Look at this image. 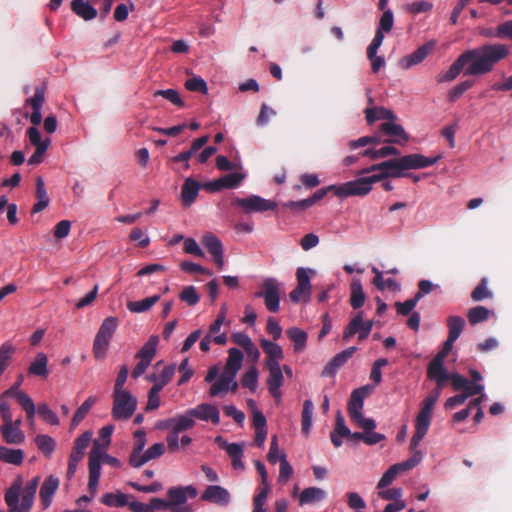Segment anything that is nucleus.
<instances>
[{
    "mask_svg": "<svg viewBox=\"0 0 512 512\" xmlns=\"http://www.w3.org/2000/svg\"><path fill=\"white\" fill-rule=\"evenodd\" d=\"M190 414L195 418L203 421L210 420L214 425L220 423V414L216 406L203 403L197 407L190 409Z\"/></svg>",
    "mask_w": 512,
    "mask_h": 512,
    "instance_id": "20",
    "label": "nucleus"
},
{
    "mask_svg": "<svg viewBox=\"0 0 512 512\" xmlns=\"http://www.w3.org/2000/svg\"><path fill=\"white\" fill-rule=\"evenodd\" d=\"M363 322V312H358L353 317L343 331V340L348 341L355 334L360 336Z\"/></svg>",
    "mask_w": 512,
    "mask_h": 512,
    "instance_id": "43",
    "label": "nucleus"
},
{
    "mask_svg": "<svg viewBox=\"0 0 512 512\" xmlns=\"http://www.w3.org/2000/svg\"><path fill=\"white\" fill-rule=\"evenodd\" d=\"M314 405L311 400H305L302 409V431L304 434H308L312 425Z\"/></svg>",
    "mask_w": 512,
    "mask_h": 512,
    "instance_id": "48",
    "label": "nucleus"
},
{
    "mask_svg": "<svg viewBox=\"0 0 512 512\" xmlns=\"http://www.w3.org/2000/svg\"><path fill=\"white\" fill-rule=\"evenodd\" d=\"M158 342L159 338L157 335L150 336L148 341L137 352L135 357L141 360L152 362L154 356L156 355V347L158 345Z\"/></svg>",
    "mask_w": 512,
    "mask_h": 512,
    "instance_id": "35",
    "label": "nucleus"
},
{
    "mask_svg": "<svg viewBox=\"0 0 512 512\" xmlns=\"http://www.w3.org/2000/svg\"><path fill=\"white\" fill-rule=\"evenodd\" d=\"M243 357L241 350L237 348H230L223 372L236 378L238 371L242 367Z\"/></svg>",
    "mask_w": 512,
    "mask_h": 512,
    "instance_id": "27",
    "label": "nucleus"
},
{
    "mask_svg": "<svg viewBox=\"0 0 512 512\" xmlns=\"http://www.w3.org/2000/svg\"><path fill=\"white\" fill-rule=\"evenodd\" d=\"M490 311L484 306H476L468 310L467 318L471 325L484 322L489 318Z\"/></svg>",
    "mask_w": 512,
    "mask_h": 512,
    "instance_id": "47",
    "label": "nucleus"
},
{
    "mask_svg": "<svg viewBox=\"0 0 512 512\" xmlns=\"http://www.w3.org/2000/svg\"><path fill=\"white\" fill-rule=\"evenodd\" d=\"M24 459V452L21 449H10L4 446H0V460L13 464L21 465Z\"/></svg>",
    "mask_w": 512,
    "mask_h": 512,
    "instance_id": "38",
    "label": "nucleus"
},
{
    "mask_svg": "<svg viewBox=\"0 0 512 512\" xmlns=\"http://www.w3.org/2000/svg\"><path fill=\"white\" fill-rule=\"evenodd\" d=\"M38 415L50 425H59V418L46 404H39L37 408Z\"/></svg>",
    "mask_w": 512,
    "mask_h": 512,
    "instance_id": "60",
    "label": "nucleus"
},
{
    "mask_svg": "<svg viewBox=\"0 0 512 512\" xmlns=\"http://www.w3.org/2000/svg\"><path fill=\"white\" fill-rule=\"evenodd\" d=\"M201 243L212 255L217 267L222 269L224 266L223 246L219 238L212 233H206L203 235Z\"/></svg>",
    "mask_w": 512,
    "mask_h": 512,
    "instance_id": "15",
    "label": "nucleus"
},
{
    "mask_svg": "<svg viewBox=\"0 0 512 512\" xmlns=\"http://www.w3.org/2000/svg\"><path fill=\"white\" fill-rule=\"evenodd\" d=\"M496 38H509L512 41V19L499 24L495 32Z\"/></svg>",
    "mask_w": 512,
    "mask_h": 512,
    "instance_id": "64",
    "label": "nucleus"
},
{
    "mask_svg": "<svg viewBox=\"0 0 512 512\" xmlns=\"http://www.w3.org/2000/svg\"><path fill=\"white\" fill-rule=\"evenodd\" d=\"M72 12L85 21H90L97 17V10L84 0H72L70 3Z\"/></svg>",
    "mask_w": 512,
    "mask_h": 512,
    "instance_id": "26",
    "label": "nucleus"
},
{
    "mask_svg": "<svg viewBox=\"0 0 512 512\" xmlns=\"http://www.w3.org/2000/svg\"><path fill=\"white\" fill-rule=\"evenodd\" d=\"M37 448L47 457L51 456L56 447L55 440L48 435H37L35 438Z\"/></svg>",
    "mask_w": 512,
    "mask_h": 512,
    "instance_id": "46",
    "label": "nucleus"
},
{
    "mask_svg": "<svg viewBox=\"0 0 512 512\" xmlns=\"http://www.w3.org/2000/svg\"><path fill=\"white\" fill-rule=\"evenodd\" d=\"M441 158L440 155L435 157H426L422 154H409L400 157L403 172L406 170L422 169L434 165Z\"/></svg>",
    "mask_w": 512,
    "mask_h": 512,
    "instance_id": "12",
    "label": "nucleus"
},
{
    "mask_svg": "<svg viewBox=\"0 0 512 512\" xmlns=\"http://www.w3.org/2000/svg\"><path fill=\"white\" fill-rule=\"evenodd\" d=\"M185 88L192 92H200L202 94H207L208 87L207 83L204 79L201 77L194 76L192 78H189L185 82Z\"/></svg>",
    "mask_w": 512,
    "mask_h": 512,
    "instance_id": "56",
    "label": "nucleus"
},
{
    "mask_svg": "<svg viewBox=\"0 0 512 512\" xmlns=\"http://www.w3.org/2000/svg\"><path fill=\"white\" fill-rule=\"evenodd\" d=\"M389 155L398 156V155H400V151L393 146L387 145V146H383L379 149L369 148V149H366L362 153V156L369 157L372 160L386 158Z\"/></svg>",
    "mask_w": 512,
    "mask_h": 512,
    "instance_id": "42",
    "label": "nucleus"
},
{
    "mask_svg": "<svg viewBox=\"0 0 512 512\" xmlns=\"http://www.w3.org/2000/svg\"><path fill=\"white\" fill-rule=\"evenodd\" d=\"M45 101V87L39 86L35 89L33 97L26 100V104L32 107L30 121L34 125L28 128L27 135L32 145L40 144L42 141L40 131L35 127L42 121L41 108Z\"/></svg>",
    "mask_w": 512,
    "mask_h": 512,
    "instance_id": "3",
    "label": "nucleus"
},
{
    "mask_svg": "<svg viewBox=\"0 0 512 512\" xmlns=\"http://www.w3.org/2000/svg\"><path fill=\"white\" fill-rule=\"evenodd\" d=\"M443 362L444 361L433 358V360L429 363L427 369V376L431 380L436 381L439 389H442L445 382L449 380L450 377V374L446 371V369L443 366Z\"/></svg>",
    "mask_w": 512,
    "mask_h": 512,
    "instance_id": "21",
    "label": "nucleus"
},
{
    "mask_svg": "<svg viewBox=\"0 0 512 512\" xmlns=\"http://www.w3.org/2000/svg\"><path fill=\"white\" fill-rule=\"evenodd\" d=\"M103 451L97 441L94 442L92 449L89 452V476L99 477L101 475V459Z\"/></svg>",
    "mask_w": 512,
    "mask_h": 512,
    "instance_id": "28",
    "label": "nucleus"
},
{
    "mask_svg": "<svg viewBox=\"0 0 512 512\" xmlns=\"http://www.w3.org/2000/svg\"><path fill=\"white\" fill-rule=\"evenodd\" d=\"M376 180L372 175L357 178L352 181L337 185L335 196L346 198L349 196H365L372 190V185Z\"/></svg>",
    "mask_w": 512,
    "mask_h": 512,
    "instance_id": "7",
    "label": "nucleus"
},
{
    "mask_svg": "<svg viewBox=\"0 0 512 512\" xmlns=\"http://www.w3.org/2000/svg\"><path fill=\"white\" fill-rule=\"evenodd\" d=\"M393 23V12L390 9L385 10L379 20L377 31H381L382 33H389L393 27Z\"/></svg>",
    "mask_w": 512,
    "mask_h": 512,
    "instance_id": "61",
    "label": "nucleus"
},
{
    "mask_svg": "<svg viewBox=\"0 0 512 512\" xmlns=\"http://www.w3.org/2000/svg\"><path fill=\"white\" fill-rule=\"evenodd\" d=\"M475 81L471 79H467L459 84H457L455 87H453L449 93H448V99L450 102L457 101L464 92H466L468 89H470L474 85Z\"/></svg>",
    "mask_w": 512,
    "mask_h": 512,
    "instance_id": "52",
    "label": "nucleus"
},
{
    "mask_svg": "<svg viewBox=\"0 0 512 512\" xmlns=\"http://www.w3.org/2000/svg\"><path fill=\"white\" fill-rule=\"evenodd\" d=\"M160 300V295H153L139 301H129L127 309L133 313H143L148 311Z\"/></svg>",
    "mask_w": 512,
    "mask_h": 512,
    "instance_id": "34",
    "label": "nucleus"
},
{
    "mask_svg": "<svg viewBox=\"0 0 512 512\" xmlns=\"http://www.w3.org/2000/svg\"><path fill=\"white\" fill-rule=\"evenodd\" d=\"M137 399L130 391H113V406L111 414L114 420H128L137 409Z\"/></svg>",
    "mask_w": 512,
    "mask_h": 512,
    "instance_id": "4",
    "label": "nucleus"
},
{
    "mask_svg": "<svg viewBox=\"0 0 512 512\" xmlns=\"http://www.w3.org/2000/svg\"><path fill=\"white\" fill-rule=\"evenodd\" d=\"M326 492L318 487L305 488L299 496V504L306 505L325 499Z\"/></svg>",
    "mask_w": 512,
    "mask_h": 512,
    "instance_id": "33",
    "label": "nucleus"
},
{
    "mask_svg": "<svg viewBox=\"0 0 512 512\" xmlns=\"http://www.w3.org/2000/svg\"><path fill=\"white\" fill-rule=\"evenodd\" d=\"M129 496L122 493L121 491H117L115 493H105L101 497V503L108 507H124L128 505Z\"/></svg>",
    "mask_w": 512,
    "mask_h": 512,
    "instance_id": "37",
    "label": "nucleus"
},
{
    "mask_svg": "<svg viewBox=\"0 0 512 512\" xmlns=\"http://www.w3.org/2000/svg\"><path fill=\"white\" fill-rule=\"evenodd\" d=\"M220 179V182L222 183L223 189H233L240 185L242 180L244 179V175L240 173H231L227 174Z\"/></svg>",
    "mask_w": 512,
    "mask_h": 512,
    "instance_id": "62",
    "label": "nucleus"
},
{
    "mask_svg": "<svg viewBox=\"0 0 512 512\" xmlns=\"http://www.w3.org/2000/svg\"><path fill=\"white\" fill-rule=\"evenodd\" d=\"M173 420V430L178 433L189 430L195 425V420L194 417L190 414V410H188L185 414L173 417Z\"/></svg>",
    "mask_w": 512,
    "mask_h": 512,
    "instance_id": "44",
    "label": "nucleus"
},
{
    "mask_svg": "<svg viewBox=\"0 0 512 512\" xmlns=\"http://www.w3.org/2000/svg\"><path fill=\"white\" fill-rule=\"evenodd\" d=\"M492 292L487 287V279L482 278L479 284L475 287V289L471 293V298L475 302L482 301L484 299H488L492 297Z\"/></svg>",
    "mask_w": 512,
    "mask_h": 512,
    "instance_id": "50",
    "label": "nucleus"
},
{
    "mask_svg": "<svg viewBox=\"0 0 512 512\" xmlns=\"http://www.w3.org/2000/svg\"><path fill=\"white\" fill-rule=\"evenodd\" d=\"M233 379L235 377L222 372L218 380L211 385L209 389L210 396L214 397L227 392Z\"/></svg>",
    "mask_w": 512,
    "mask_h": 512,
    "instance_id": "40",
    "label": "nucleus"
},
{
    "mask_svg": "<svg viewBox=\"0 0 512 512\" xmlns=\"http://www.w3.org/2000/svg\"><path fill=\"white\" fill-rule=\"evenodd\" d=\"M154 97L162 96L166 100L170 101L174 105L178 107H184L185 103L181 99L179 93L174 89H166V90H156L153 93Z\"/></svg>",
    "mask_w": 512,
    "mask_h": 512,
    "instance_id": "55",
    "label": "nucleus"
},
{
    "mask_svg": "<svg viewBox=\"0 0 512 512\" xmlns=\"http://www.w3.org/2000/svg\"><path fill=\"white\" fill-rule=\"evenodd\" d=\"M36 198L38 201L32 207L33 213L41 212L49 204V197L42 177H37L36 179Z\"/></svg>",
    "mask_w": 512,
    "mask_h": 512,
    "instance_id": "31",
    "label": "nucleus"
},
{
    "mask_svg": "<svg viewBox=\"0 0 512 512\" xmlns=\"http://www.w3.org/2000/svg\"><path fill=\"white\" fill-rule=\"evenodd\" d=\"M258 382V370L256 367H250L242 376L241 384L243 387L251 391H255Z\"/></svg>",
    "mask_w": 512,
    "mask_h": 512,
    "instance_id": "51",
    "label": "nucleus"
},
{
    "mask_svg": "<svg viewBox=\"0 0 512 512\" xmlns=\"http://www.w3.org/2000/svg\"><path fill=\"white\" fill-rule=\"evenodd\" d=\"M47 364L48 358L46 354L38 353L28 367V374L46 378L48 376Z\"/></svg>",
    "mask_w": 512,
    "mask_h": 512,
    "instance_id": "32",
    "label": "nucleus"
},
{
    "mask_svg": "<svg viewBox=\"0 0 512 512\" xmlns=\"http://www.w3.org/2000/svg\"><path fill=\"white\" fill-rule=\"evenodd\" d=\"M0 432L4 441L8 444H22L25 440L24 433L20 428L13 426V420L3 422Z\"/></svg>",
    "mask_w": 512,
    "mask_h": 512,
    "instance_id": "24",
    "label": "nucleus"
},
{
    "mask_svg": "<svg viewBox=\"0 0 512 512\" xmlns=\"http://www.w3.org/2000/svg\"><path fill=\"white\" fill-rule=\"evenodd\" d=\"M201 499L219 506H227L230 503L231 496L226 488L219 485H210L202 493Z\"/></svg>",
    "mask_w": 512,
    "mask_h": 512,
    "instance_id": "16",
    "label": "nucleus"
},
{
    "mask_svg": "<svg viewBox=\"0 0 512 512\" xmlns=\"http://www.w3.org/2000/svg\"><path fill=\"white\" fill-rule=\"evenodd\" d=\"M418 302L419 300L414 296L413 298L408 299L405 302H396L395 308L398 314L407 316L415 308Z\"/></svg>",
    "mask_w": 512,
    "mask_h": 512,
    "instance_id": "63",
    "label": "nucleus"
},
{
    "mask_svg": "<svg viewBox=\"0 0 512 512\" xmlns=\"http://www.w3.org/2000/svg\"><path fill=\"white\" fill-rule=\"evenodd\" d=\"M256 298H263L268 311L277 313L280 308V286L276 279L267 278L262 283V290L254 294Z\"/></svg>",
    "mask_w": 512,
    "mask_h": 512,
    "instance_id": "8",
    "label": "nucleus"
},
{
    "mask_svg": "<svg viewBox=\"0 0 512 512\" xmlns=\"http://www.w3.org/2000/svg\"><path fill=\"white\" fill-rule=\"evenodd\" d=\"M435 43L433 41L427 42L424 45L418 47L414 52L405 56L402 59L403 67L410 68L414 65L421 63L428 54L433 50Z\"/></svg>",
    "mask_w": 512,
    "mask_h": 512,
    "instance_id": "22",
    "label": "nucleus"
},
{
    "mask_svg": "<svg viewBox=\"0 0 512 512\" xmlns=\"http://www.w3.org/2000/svg\"><path fill=\"white\" fill-rule=\"evenodd\" d=\"M270 491L269 484H262L260 491L253 499V512H266L264 505Z\"/></svg>",
    "mask_w": 512,
    "mask_h": 512,
    "instance_id": "49",
    "label": "nucleus"
},
{
    "mask_svg": "<svg viewBox=\"0 0 512 512\" xmlns=\"http://www.w3.org/2000/svg\"><path fill=\"white\" fill-rule=\"evenodd\" d=\"M118 327L116 317L110 316L103 320L93 343V353L96 359H103L110 344V340Z\"/></svg>",
    "mask_w": 512,
    "mask_h": 512,
    "instance_id": "5",
    "label": "nucleus"
},
{
    "mask_svg": "<svg viewBox=\"0 0 512 512\" xmlns=\"http://www.w3.org/2000/svg\"><path fill=\"white\" fill-rule=\"evenodd\" d=\"M39 477H34L22 489L20 479L16 480L5 493L8 512H30L33 507Z\"/></svg>",
    "mask_w": 512,
    "mask_h": 512,
    "instance_id": "2",
    "label": "nucleus"
},
{
    "mask_svg": "<svg viewBox=\"0 0 512 512\" xmlns=\"http://www.w3.org/2000/svg\"><path fill=\"white\" fill-rule=\"evenodd\" d=\"M201 184L193 178H187L181 190V199L184 206H190L196 200Z\"/></svg>",
    "mask_w": 512,
    "mask_h": 512,
    "instance_id": "25",
    "label": "nucleus"
},
{
    "mask_svg": "<svg viewBox=\"0 0 512 512\" xmlns=\"http://www.w3.org/2000/svg\"><path fill=\"white\" fill-rule=\"evenodd\" d=\"M233 206L241 207L245 213L266 212L275 210L277 203L272 200L264 199L258 195H251L246 198H234L232 201Z\"/></svg>",
    "mask_w": 512,
    "mask_h": 512,
    "instance_id": "10",
    "label": "nucleus"
},
{
    "mask_svg": "<svg viewBox=\"0 0 512 512\" xmlns=\"http://www.w3.org/2000/svg\"><path fill=\"white\" fill-rule=\"evenodd\" d=\"M447 326L449 329L448 337L457 340L465 326V321L460 316H449L447 318Z\"/></svg>",
    "mask_w": 512,
    "mask_h": 512,
    "instance_id": "45",
    "label": "nucleus"
},
{
    "mask_svg": "<svg viewBox=\"0 0 512 512\" xmlns=\"http://www.w3.org/2000/svg\"><path fill=\"white\" fill-rule=\"evenodd\" d=\"M432 8L433 4L426 0L412 2L405 5V11L414 15L429 12Z\"/></svg>",
    "mask_w": 512,
    "mask_h": 512,
    "instance_id": "57",
    "label": "nucleus"
},
{
    "mask_svg": "<svg viewBox=\"0 0 512 512\" xmlns=\"http://www.w3.org/2000/svg\"><path fill=\"white\" fill-rule=\"evenodd\" d=\"M379 130L385 135L392 137L388 140H385V143H395L402 145L409 140V136L405 132L404 128L401 125L394 123V121L382 123L379 127Z\"/></svg>",
    "mask_w": 512,
    "mask_h": 512,
    "instance_id": "17",
    "label": "nucleus"
},
{
    "mask_svg": "<svg viewBox=\"0 0 512 512\" xmlns=\"http://www.w3.org/2000/svg\"><path fill=\"white\" fill-rule=\"evenodd\" d=\"M466 62L464 75L481 76L490 73L495 65L509 55L505 44H483L462 53Z\"/></svg>",
    "mask_w": 512,
    "mask_h": 512,
    "instance_id": "1",
    "label": "nucleus"
},
{
    "mask_svg": "<svg viewBox=\"0 0 512 512\" xmlns=\"http://www.w3.org/2000/svg\"><path fill=\"white\" fill-rule=\"evenodd\" d=\"M279 461H280V469H279L278 481L281 484H285L289 480V478L292 476L293 468L287 461L285 453L280 454Z\"/></svg>",
    "mask_w": 512,
    "mask_h": 512,
    "instance_id": "53",
    "label": "nucleus"
},
{
    "mask_svg": "<svg viewBox=\"0 0 512 512\" xmlns=\"http://www.w3.org/2000/svg\"><path fill=\"white\" fill-rule=\"evenodd\" d=\"M269 376L267 378V387L269 393L274 397L275 399L281 398V391L280 387L283 385L284 377L283 372L280 367V364L277 362H272L269 365H266Z\"/></svg>",
    "mask_w": 512,
    "mask_h": 512,
    "instance_id": "14",
    "label": "nucleus"
},
{
    "mask_svg": "<svg viewBox=\"0 0 512 512\" xmlns=\"http://www.w3.org/2000/svg\"><path fill=\"white\" fill-rule=\"evenodd\" d=\"M59 487V479L56 476H48L40 487V501L43 509H47L51 503L52 498Z\"/></svg>",
    "mask_w": 512,
    "mask_h": 512,
    "instance_id": "19",
    "label": "nucleus"
},
{
    "mask_svg": "<svg viewBox=\"0 0 512 512\" xmlns=\"http://www.w3.org/2000/svg\"><path fill=\"white\" fill-rule=\"evenodd\" d=\"M179 299L189 306H195L199 302L200 296L194 286H186L179 294Z\"/></svg>",
    "mask_w": 512,
    "mask_h": 512,
    "instance_id": "54",
    "label": "nucleus"
},
{
    "mask_svg": "<svg viewBox=\"0 0 512 512\" xmlns=\"http://www.w3.org/2000/svg\"><path fill=\"white\" fill-rule=\"evenodd\" d=\"M376 182L385 180L387 178H399L402 176H412V173H405L402 170L400 157L390 160L383 161L378 164H374L366 169H363L360 174L371 173Z\"/></svg>",
    "mask_w": 512,
    "mask_h": 512,
    "instance_id": "6",
    "label": "nucleus"
},
{
    "mask_svg": "<svg viewBox=\"0 0 512 512\" xmlns=\"http://www.w3.org/2000/svg\"><path fill=\"white\" fill-rule=\"evenodd\" d=\"M310 274L314 275L315 271L308 268L299 267L296 270L297 285L307 290H311Z\"/></svg>",
    "mask_w": 512,
    "mask_h": 512,
    "instance_id": "59",
    "label": "nucleus"
},
{
    "mask_svg": "<svg viewBox=\"0 0 512 512\" xmlns=\"http://www.w3.org/2000/svg\"><path fill=\"white\" fill-rule=\"evenodd\" d=\"M196 495L197 490L192 485L186 487H171L167 491L169 506L186 504L188 498H194Z\"/></svg>",
    "mask_w": 512,
    "mask_h": 512,
    "instance_id": "18",
    "label": "nucleus"
},
{
    "mask_svg": "<svg viewBox=\"0 0 512 512\" xmlns=\"http://www.w3.org/2000/svg\"><path fill=\"white\" fill-rule=\"evenodd\" d=\"M429 406V404L427 407L421 406L420 411L416 416L415 433L410 441V449L413 451V453L417 451L416 448L429 430L433 414V411L429 409Z\"/></svg>",
    "mask_w": 512,
    "mask_h": 512,
    "instance_id": "11",
    "label": "nucleus"
},
{
    "mask_svg": "<svg viewBox=\"0 0 512 512\" xmlns=\"http://www.w3.org/2000/svg\"><path fill=\"white\" fill-rule=\"evenodd\" d=\"M287 336L294 343V350L300 352L304 350L307 342V333L297 327H291L287 331Z\"/></svg>",
    "mask_w": 512,
    "mask_h": 512,
    "instance_id": "41",
    "label": "nucleus"
},
{
    "mask_svg": "<svg viewBox=\"0 0 512 512\" xmlns=\"http://www.w3.org/2000/svg\"><path fill=\"white\" fill-rule=\"evenodd\" d=\"M422 460V453L421 451H415L410 458H408L406 461H403L401 463H396L390 466L386 472L382 475L380 478L377 487L379 489H382L384 487H387L389 484H391L398 473L408 471L412 468H414L416 465H418Z\"/></svg>",
    "mask_w": 512,
    "mask_h": 512,
    "instance_id": "9",
    "label": "nucleus"
},
{
    "mask_svg": "<svg viewBox=\"0 0 512 512\" xmlns=\"http://www.w3.org/2000/svg\"><path fill=\"white\" fill-rule=\"evenodd\" d=\"M357 348L355 346L337 353L323 368L322 377H334L338 370L354 355Z\"/></svg>",
    "mask_w": 512,
    "mask_h": 512,
    "instance_id": "13",
    "label": "nucleus"
},
{
    "mask_svg": "<svg viewBox=\"0 0 512 512\" xmlns=\"http://www.w3.org/2000/svg\"><path fill=\"white\" fill-rule=\"evenodd\" d=\"M466 62L461 54L449 67L446 72H442L437 76V82H450L457 78V76L463 71H465Z\"/></svg>",
    "mask_w": 512,
    "mask_h": 512,
    "instance_id": "29",
    "label": "nucleus"
},
{
    "mask_svg": "<svg viewBox=\"0 0 512 512\" xmlns=\"http://www.w3.org/2000/svg\"><path fill=\"white\" fill-rule=\"evenodd\" d=\"M366 396L365 388L355 389L350 396L348 402V413L351 418H359V415L362 414V409L364 405V398Z\"/></svg>",
    "mask_w": 512,
    "mask_h": 512,
    "instance_id": "23",
    "label": "nucleus"
},
{
    "mask_svg": "<svg viewBox=\"0 0 512 512\" xmlns=\"http://www.w3.org/2000/svg\"><path fill=\"white\" fill-rule=\"evenodd\" d=\"M96 400V397L90 396L82 403V405L76 410L72 417L70 430H73L80 424V422L86 417L90 409L96 403Z\"/></svg>",
    "mask_w": 512,
    "mask_h": 512,
    "instance_id": "36",
    "label": "nucleus"
},
{
    "mask_svg": "<svg viewBox=\"0 0 512 512\" xmlns=\"http://www.w3.org/2000/svg\"><path fill=\"white\" fill-rule=\"evenodd\" d=\"M260 344L264 353L267 355L265 365H269L272 362L279 363L283 358V350L278 344L267 339H262Z\"/></svg>",
    "mask_w": 512,
    "mask_h": 512,
    "instance_id": "30",
    "label": "nucleus"
},
{
    "mask_svg": "<svg viewBox=\"0 0 512 512\" xmlns=\"http://www.w3.org/2000/svg\"><path fill=\"white\" fill-rule=\"evenodd\" d=\"M91 436L92 434L86 431L78 438H76L72 452L84 456L85 450L87 449L91 441Z\"/></svg>",
    "mask_w": 512,
    "mask_h": 512,
    "instance_id": "58",
    "label": "nucleus"
},
{
    "mask_svg": "<svg viewBox=\"0 0 512 512\" xmlns=\"http://www.w3.org/2000/svg\"><path fill=\"white\" fill-rule=\"evenodd\" d=\"M351 295L350 304L354 309H359L364 305L365 295L360 280H353L350 285Z\"/></svg>",
    "mask_w": 512,
    "mask_h": 512,
    "instance_id": "39",
    "label": "nucleus"
}]
</instances>
